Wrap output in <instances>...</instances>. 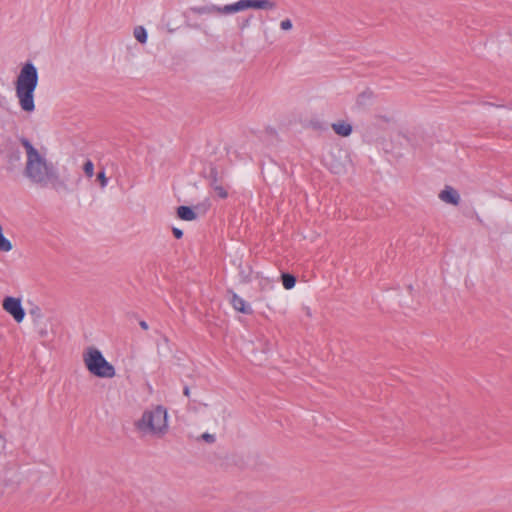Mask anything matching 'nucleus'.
Listing matches in <instances>:
<instances>
[{"label": "nucleus", "mask_w": 512, "mask_h": 512, "mask_svg": "<svg viewBox=\"0 0 512 512\" xmlns=\"http://www.w3.org/2000/svg\"><path fill=\"white\" fill-rule=\"evenodd\" d=\"M439 198L446 203L458 205L460 202L459 193L452 187L446 186L440 193Z\"/></svg>", "instance_id": "obj_8"}, {"label": "nucleus", "mask_w": 512, "mask_h": 512, "mask_svg": "<svg viewBox=\"0 0 512 512\" xmlns=\"http://www.w3.org/2000/svg\"><path fill=\"white\" fill-rule=\"evenodd\" d=\"M276 7L277 3L273 0H239L230 4L228 10L232 11L233 14L246 9L273 10Z\"/></svg>", "instance_id": "obj_5"}, {"label": "nucleus", "mask_w": 512, "mask_h": 512, "mask_svg": "<svg viewBox=\"0 0 512 512\" xmlns=\"http://www.w3.org/2000/svg\"><path fill=\"white\" fill-rule=\"evenodd\" d=\"M19 140L25 148L27 156L24 175L32 183L41 187H46L50 184L56 191H68L66 183L60 179L54 165L48 162L27 138L21 137Z\"/></svg>", "instance_id": "obj_1"}, {"label": "nucleus", "mask_w": 512, "mask_h": 512, "mask_svg": "<svg viewBox=\"0 0 512 512\" xmlns=\"http://www.w3.org/2000/svg\"><path fill=\"white\" fill-rule=\"evenodd\" d=\"M134 427L142 436L163 438L169 430L166 408L156 405L145 410L142 416L134 422Z\"/></svg>", "instance_id": "obj_3"}, {"label": "nucleus", "mask_w": 512, "mask_h": 512, "mask_svg": "<svg viewBox=\"0 0 512 512\" xmlns=\"http://www.w3.org/2000/svg\"><path fill=\"white\" fill-rule=\"evenodd\" d=\"M83 361L88 371L100 378H112L115 376V368L93 347L88 348L83 354Z\"/></svg>", "instance_id": "obj_4"}, {"label": "nucleus", "mask_w": 512, "mask_h": 512, "mask_svg": "<svg viewBox=\"0 0 512 512\" xmlns=\"http://www.w3.org/2000/svg\"><path fill=\"white\" fill-rule=\"evenodd\" d=\"M38 71L33 63H25L15 81V92L20 108L27 113L35 110L34 92L38 85Z\"/></svg>", "instance_id": "obj_2"}, {"label": "nucleus", "mask_w": 512, "mask_h": 512, "mask_svg": "<svg viewBox=\"0 0 512 512\" xmlns=\"http://www.w3.org/2000/svg\"><path fill=\"white\" fill-rule=\"evenodd\" d=\"M370 98V94L369 93H366V92H363L361 93L358 98H357V103L359 105H364L365 104V101L368 100Z\"/></svg>", "instance_id": "obj_20"}, {"label": "nucleus", "mask_w": 512, "mask_h": 512, "mask_svg": "<svg viewBox=\"0 0 512 512\" xmlns=\"http://www.w3.org/2000/svg\"><path fill=\"white\" fill-rule=\"evenodd\" d=\"M172 232L177 239H180L183 236V231L178 228H173Z\"/></svg>", "instance_id": "obj_23"}, {"label": "nucleus", "mask_w": 512, "mask_h": 512, "mask_svg": "<svg viewBox=\"0 0 512 512\" xmlns=\"http://www.w3.org/2000/svg\"><path fill=\"white\" fill-rule=\"evenodd\" d=\"M227 8H230V4L224 5L222 7L217 5H206V6H200V7H193L191 8V11L194 14L197 15H204V14H218V15H229L232 14V11L227 10Z\"/></svg>", "instance_id": "obj_7"}, {"label": "nucleus", "mask_w": 512, "mask_h": 512, "mask_svg": "<svg viewBox=\"0 0 512 512\" xmlns=\"http://www.w3.org/2000/svg\"><path fill=\"white\" fill-rule=\"evenodd\" d=\"M134 37L139 41L140 43H145L147 40V32L142 26H137L134 29Z\"/></svg>", "instance_id": "obj_15"}, {"label": "nucleus", "mask_w": 512, "mask_h": 512, "mask_svg": "<svg viewBox=\"0 0 512 512\" xmlns=\"http://www.w3.org/2000/svg\"><path fill=\"white\" fill-rule=\"evenodd\" d=\"M139 325H140V327H141L143 330H148V328H149V326H148L147 322H146V321H144V320H141V321L139 322Z\"/></svg>", "instance_id": "obj_26"}, {"label": "nucleus", "mask_w": 512, "mask_h": 512, "mask_svg": "<svg viewBox=\"0 0 512 512\" xmlns=\"http://www.w3.org/2000/svg\"><path fill=\"white\" fill-rule=\"evenodd\" d=\"M252 17H253V16H252V15H250L247 19L243 20V21H242V23L239 25V28H240L241 30H244V29H246L247 27H249V26H250V21H251Z\"/></svg>", "instance_id": "obj_22"}, {"label": "nucleus", "mask_w": 512, "mask_h": 512, "mask_svg": "<svg viewBox=\"0 0 512 512\" xmlns=\"http://www.w3.org/2000/svg\"><path fill=\"white\" fill-rule=\"evenodd\" d=\"M97 181H99L100 183V186L102 188L106 187L107 183H108V179L105 175V172L104 170L100 171L98 174H97Z\"/></svg>", "instance_id": "obj_18"}, {"label": "nucleus", "mask_w": 512, "mask_h": 512, "mask_svg": "<svg viewBox=\"0 0 512 512\" xmlns=\"http://www.w3.org/2000/svg\"><path fill=\"white\" fill-rule=\"evenodd\" d=\"M281 278H282V284H283L284 288L287 290L292 289L296 284V278L292 274L283 273Z\"/></svg>", "instance_id": "obj_13"}, {"label": "nucleus", "mask_w": 512, "mask_h": 512, "mask_svg": "<svg viewBox=\"0 0 512 512\" xmlns=\"http://www.w3.org/2000/svg\"><path fill=\"white\" fill-rule=\"evenodd\" d=\"M3 309L9 313L16 322L20 323L25 317V311L21 300L15 297H6L2 303Z\"/></svg>", "instance_id": "obj_6"}, {"label": "nucleus", "mask_w": 512, "mask_h": 512, "mask_svg": "<svg viewBox=\"0 0 512 512\" xmlns=\"http://www.w3.org/2000/svg\"><path fill=\"white\" fill-rule=\"evenodd\" d=\"M177 216L184 221H193L197 218V214L189 206H179Z\"/></svg>", "instance_id": "obj_11"}, {"label": "nucleus", "mask_w": 512, "mask_h": 512, "mask_svg": "<svg viewBox=\"0 0 512 512\" xmlns=\"http://www.w3.org/2000/svg\"><path fill=\"white\" fill-rule=\"evenodd\" d=\"M83 171L88 178L94 175V164L91 160H87L83 165Z\"/></svg>", "instance_id": "obj_16"}, {"label": "nucleus", "mask_w": 512, "mask_h": 512, "mask_svg": "<svg viewBox=\"0 0 512 512\" xmlns=\"http://www.w3.org/2000/svg\"><path fill=\"white\" fill-rule=\"evenodd\" d=\"M183 394L187 397L190 396V388L188 386H185L183 389Z\"/></svg>", "instance_id": "obj_27"}, {"label": "nucleus", "mask_w": 512, "mask_h": 512, "mask_svg": "<svg viewBox=\"0 0 512 512\" xmlns=\"http://www.w3.org/2000/svg\"><path fill=\"white\" fill-rule=\"evenodd\" d=\"M212 188L214 189V191L217 193V195L220 198L225 199L228 197V193L222 185L217 184V185L212 186Z\"/></svg>", "instance_id": "obj_17"}, {"label": "nucleus", "mask_w": 512, "mask_h": 512, "mask_svg": "<svg viewBox=\"0 0 512 512\" xmlns=\"http://www.w3.org/2000/svg\"><path fill=\"white\" fill-rule=\"evenodd\" d=\"M3 493L2 483L0 482V495Z\"/></svg>", "instance_id": "obj_30"}, {"label": "nucleus", "mask_w": 512, "mask_h": 512, "mask_svg": "<svg viewBox=\"0 0 512 512\" xmlns=\"http://www.w3.org/2000/svg\"><path fill=\"white\" fill-rule=\"evenodd\" d=\"M293 27L292 21L290 19H284L280 22V28L282 30L288 31L291 30Z\"/></svg>", "instance_id": "obj_19"}, {"label": "nucleus", "mask_w": 512, "mask_h": 512, "mask_svg": "<svg viewBox=\"0 0 512 512\" xmlns=\"http://www.w3.org/2000/svg\"><path fill=\"white\" fill-rule=\"evenodd\" d=\"M333 131L342 137H347L352 133V126L351 124L345 122V121H339L337 123H333L331 125Z\"/></svg>", "instance_id": "obj_10"}, {"label": "nucleus", "mask_w": 512, "mask_h": 512, "mask_svg": "<svg viewBox=\"0 0 512 512\" xmlns=\"http://www.w3.org/2000/svg\"><path fill=\"white\" fill-rule=\"evenodd\" d=\"M13 159H15V160H19V159H20V155H19V153H18V152L16 153V155H15V156H13Z\"/></svg>", "instance_id": "obj_29"}, {"label": "nucleus", "mask_w": 512, "mask_h": 512, "mask_svg": "<svg viewBox=\"0 0 512 512\" xmlns=\"http://www.w3.org/2000/svg\"><path fill=\"white\" fill-rule=\"evenodd\" d=\"M229 293H231V304L235 310L244 314H252V308L246 304L244 299L232 291H229Z\"/></svg>", "instance_id": "obj_9"}, {"label": "nucleus", "mask_w": 512, "mask_h": 512, "mask_svg": "<svg viewBox=\"0 0 512 512\" xmlns=\"http://www.w3.org/2000/svg\"><path fill=\"white\" fill-rule=\"evenodd\" d=\"M384 121L388 122L389 119L387 117H381Z\"/></svg>", "instance_id": "obj_31"}, {"label": "nucleus", "mask_w": 512, "mask_h": 512, "mask_svg": "<svg viewBox=\"0 0 512 512\" xmlns=\"http://www.w3.org/2000/svg\"><path fill=\"white\" fill-rule=\"evenodd\" d=\"M207 178L209 180L211 187L219 184V182L222 180V176L219 174L217 168L214 166L210 168Z\"/></svg>", "instance_id": "obj_12"}, {"label": "nucleus", "mask_w": 512, "mask_h": 512, "mask_svg": "<svg viewBox=\"0 0 512 512\" xmlns=\"http://www.w3.org/2000/svg\"><path fill=\"white\" fill-rule=\"evenodd\" d=\"M201 438H202L204 441L208 442V443H214V442H215V436H214V435H212V434H209V433H203V434L201 435Z\"/></svg>", "instance_id": "obj_21"}, {"label": "nucleus", "mask_w": 512, "mask_h": 512, "mask_svg": "<svg viewBox=\"0 0 512 512\" xmlns=\"http://www.w3.org/2000/svg\"><path fill=\"white\" fill-rule=\"evenodd\" d=\"M12 249L11 242L3 235L2 227L0 226V251L8 252Z\"/></svg>", "instance_id": "obj_14"}, {"label": "nucleus", "mask_w": 512, "mask_h": 512, "mask_svg": "<svg viewBox=\"0 0 512 512\" xmlns=\"http://www.w3.org/2000/svg\"><path fill=\"white\" fill-rule=\"evenodd\" d=\"M5 448V440L4 438L0 435V455L2 454L3 450Z\"/></svg>", "instance_id": "obj_25"}, {"label": "nucleus", "mask_w": 512, "mask_h": 512, "mask_svg": "<svg viewBox=\"0 0 512 512\" xmlns=\"http://www.w3.org/2000/svg\"><path fill=\"white\" fill-rule=\"evenodd\" d=\"M13 159H15V160H19V159H20V155H19V153H18V152L16 153V155H15V156H13Z\"/></svg>", "instance_id": "obj_28"}, {"label": "nucleus", "mask_w": 512, "mask_h": 512, "mask_svg": "<svg viewBox=\"0 0 512 512\" xmlns=\"http://www.w3.org/2000/svg\"><path fill=\"white\" fill-rule=\"evenodd\" d=\"M30 314L39 317V316H41V311L38 307H36V308L30 310Z\"/></svg>", "instance_id": "obj_24"}]
</instances>
